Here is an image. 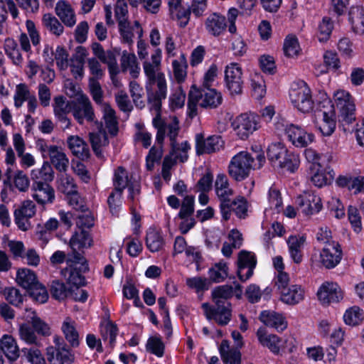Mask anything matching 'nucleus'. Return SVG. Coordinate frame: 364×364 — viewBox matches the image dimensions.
Instances as JSON below:
<instances>
[{
	"mask_svg": "<svg viewBox=\"0 0 364 364\" xmlns=\"http://www.w3.org/2000/svg\"><path fill=\"white\" fill-rule=\"evenodd\" d=\"M161 50L158 48L151 55V60L143 63L147 81L146 90L147 100L151 109L161 112V101L166 97L167 85L164 74L161 71Z\"/></svg>",
	"mask_w": 364,
	"mask_h": 364,
	"instance_id": "f257e3e1",
	"label": "nucleus"
},
{
	"mask_svg": "<svg viewBox=\"0 0 364 364\" xmlns=\"http://www.w3.org/2000/svg\"><path fill=\"white\" fill-rule=\"evenodd\" d=\"M153 126L157 129L156 140L162 145L166 136L170 141L171 151L169 154L180 162H185L188 158V152L191 149V144L188 141L179 143L177 139L179 136L180 127L177 117H173L170 122H164L161 117V113H156L152 121Z\"/></svg>",
	"mask_w": 364,
	"mask_h": 364,
	"instance_id": "f03ea898",
	"label": "nucleus"
},
{
	"mask_svg": "<svg viewBox=\"0 0 364 364\" xmlns=\"http://www.w3.org/2000/svg\"><path fill=\"white\" fill-rule=\"evenodd\" d=\"M254 157L245 151L235 154L230 160L228 166V173L235 181H241L250 175L252 168H260L265 162L263 154L256 156L257 164H253Z\"/></svg>",
	"mask_w": 364,
	"mask_h": 364,
	"instance_id": "7ed1b4c3",
	"label": "nucleus"
},
{
	"mask_svg": "<svg viewBox=\"0 0 364 364\" xmlns=\"http://www.w3.org/2000/svg\"><path fill=\"white\" fill-rule=\"evenodd\" d=\"M223 96L215 89L203 87L202 90L192 86L188 93V114L193 117L197 114V106L213 109L222 104Z\"/></svg>",
	"mask_w": 364,
	"mask_h": 364,
	"instance_id": "20e7f679",
	"label": "nucleus"
},
{
	"mask_svg": "<svg viewBox=\"0 0 364 364\" xmlns=\"http://www.w3.org/2000/svg\"><path fill=\"white\" fill-rule=\"evenodd\" d=\"M239 11L235 8H230L225 16L218 12L210 14L204 21V27L208 35L218 37L223 35L228 28L230 33H235L237 28L235 21L238 16Z\"/></svg>",
	"mask_w": 364,
	"mask_h": 364,
	"instance_id": "39448f33",
	"label": "nucleus"
},
{
	"mask_svg": "<svg viewBox=\"0 0 364 364\" xmlns=\"http://www.w3.org/2000/svg\"><path fill=\"white\" fill-rule=\"evenodd\" d=\"M335 105L339 111V120L346 124H351L355 119V107L350 93L341 90L333 95Z\"/></svg>",
	"mask_w": 364,
	"mask_h": 364,
	"instance_id": "423d86ee",
	"label": "nucleus"
},
{
	"mask_svg": "<svg viewBox=\"0 0 364 364\" xmlns=\"http://www.w3.org/2000/svg\"><path fill=\"white\" fill-rule=\"evenodd\" d=\"M259 117L253 112L240 114L234 119L232 127L241 139H246L259 129Z\"/></svg>",
	"mask_w": 364,
	"mask_h": 364,
	"instance_id": "0eeeda50",
	"label": "nucleus"
},
{
	"mask_svg": "<svg viewBox=\"0 0 364 364\" xmlns=\"http://www.w3.org/2000/svg\"><path fill=\"white\" fill-rule=\"evenodd\" d=\"M291 103L301 112L309 113L314 108V101L310 88L305 82L296 87L291 88L289 92Z\"/></svg>",
	"mask_w": 364,
	"mask_h": 364,
	"instance_id": "6e6552de",
	"label": "nucleus"
},
{
	"mask_svg": "<svg viewBox=\"0 0 364 364\" xmlns=\"http://www.w3.org/2000/svg\"><path fill=\"white\" fill-rule=\"evenodd\" d=\"M215 191L220 200V209L222 215L228 217L230 212V198L233 196L234 191L230 187L228 177L223 174H218L215 182Z\"/></svg>",
	"mask_w": 364,
	"mask_h": 364,
	"instance_id": "1a4fd4ad",
	"label": "nucleus"
},
{
	"mask_svg": "<svg viewBox=\"0 0 364 364\" xmlns=\"http://www.w3.org/2000/svg\"><path fill=\"white\" fill-rule=\"evenodd\" d=\"M206 318L209 321H215L219 326H226L232 318L231 304H214V306L208 303L201 305Z\"/></svg>",
	"mask_w": 364,
	"mask_h": 364,
	"instance_id": "9d476101",
	"label": "nucleus"
},
{
	"mask_svg": "<svg viewBox=\"0 0 364 364\" xmlns=\"http://www.w3.org/2000/svg\"><path fill=\"white\" fill-rule=\"evenodd\" d=\"M225 82L231 95L242 94L244 80L242 68L237 63H232L225 67Z\"/></svg>",
	"mask_w": 364,
	"mask_h": 364,
	"instance_id": "9b49d317",
	"label": "nucleus"
},
{
	"mask_svg": "<svg viewBox=\"0 0 364 364\" xmlns=\"http://www.w3.org/2000/svg\"><path fill=\"white\" fill-rule=\"evenodd\" d=\"M73 114L80 124H82L85 120L87 122L94 121V109L87 96L80 95L76 100L73 102Z\"/></svg>",
	"mask_w": 364,
	"mask_h": 364,
	"instance_id": "f8f14e48",
	"label": "nucleus"
},
{
	"mask_svg": "<svg viewBox=\"0 0 364 364\" xmlns=\"http://www.w3.org/2000/svg\"><path fill=\"white\" fill-rule=\"evenodd\" d=\"M56 348H47V359L50 364H70L73 361L74 357L66 348L63 340H55Z\"/></svg>",
	"mask_w": 364,
	"mask_h": 364,
	"instance_id": "ddd939ff",
	"label": "nucleus"
},
{
	"mask_svg": "<svg viewBox=\"0 0 364 364\" xmlns=\"http://www.w3.org/2000/svg\"><path fill=\"white\" fill-rule=\"evenodd\" d=\"M342 258V250L338 242H327L320 253V261L327 269H332L339 264Z\"/></svg>",
	"mask_w": 364,
	"mask_h": 364,
	"instance_id": "4468645a",
	"label": "nucleus"
},
{
	"mask_svg": "<svg viewBox=\"0 0 364 364\" xmlns=\"http://www.w3.org/2000/svg\"><path fill=\"white\" fill-rule=\"evenodd\" d=\"M242 294V286L237 284L233 287L231 285L223 284L215 287L211 291V297L214 304H231L229 299L234 295L240 299Z\"/></svg>",
	"mask_w": 364,
	"mask_h": 364,
	"instance_id": "2eb2a0df",
	"label": "nucleus"
},
{
	"mask_svg": "<svg viewBox=\"0 0 364 364\" xmlns=\"http://www.w3.org/2000/svg\"><path fill=\"white\" fill-rule=\"evenodd\" d=\"M317 296L323 304H329L342 300L343 293L338 284L326 282L319 288Z\"/></svg>",
	"mask_w": 364,
	"mask_h": 364,
	"instance_id": "dca6fc26",
	"label": "nucleus"
},
{
	"mask_svg": "<svg viewBox=\"0 0 364 364\" xmlns=\"http://www.w3.org/2000/svg\"><path fill=\"white\" fill-rule=\"evenodd\" d=\"M285 134L288 139L296 147H304L311 144L314 136L294 124L287 125L285 128Z\"/></svg>",
	"mask_w": 364,
	"mask_h": 364,
	"instance_id": "f3484780",
	"label": "nucleus"
},
{
	"mask_svg": "<svg viewBox=\"0 0 364 364\" xmlns=\"http://www.w3.org/2000/svg\"><path fill=\"white\" fill-rule=\"evenodd\" d=\"M296 203L305 215L317 213L322 208L321 198L312 191L305 192L297 197Z\"/></svg>",
	"mask_w": 364,
	"mask_h": 364,
	"instance_id": "a211bd4d",
	"label": "nucleus"
},
{
	"mask_svg": "<svg viewBox=\"0 0 364 364\" xmlns=\"http://www.w3.org/2000/svg\"><path fill=\"white\" fill-rule=\"evenodd\" d=\"M32 197L41 205L53 203L55 200V191L48 183L41 181L33 182Z\"/></svg>",
	"mask_w": 364,
	"mask_h": 364,
	"instance_id": "6ab92c4d",
	"label": "nucleus"
},
{
	"mask_svg": "<svg viewBox=\"0 0 364 364\" xmlns=\"http://www.w3.org/2000/svg\"><path fill=\"white\" fill-rule=\"evenodd\" d=\"M223 146V141L220 136L213 135L205 139L201 134L196 136V149L198 155L218 151Z\"/></svg>",
	"mask_w": 364,
	"mask_h": 364,
	"instance_id": "aec40b11",
	"label": "nucleus"
},
{
	"mask_svg": "<svg viewBox=\"0 0 364 364\" xmlns=\"http://www.w3.org/2000/svg\"><path fill=\"white\" fill-rule=\"evenodd\" d=\"M306 242L304 235H290L287 239V245L291 258L296 264L303 260V248Z\"/></svg>",
	"mask_w": 364,
	"mask_h": 364,
	"instance_id": "412c9836",
	"label": "nucleus"
},
{
	"mask_svg": "<svg viewBox=\"0 0 364 364\" xmlns=\"http://www.w3.org/2000/svg\"><path fill=\"white\" fill-rule=\"evenodd\" d=\"M257 336L262 346L268 348L274 354L279 353L282 341L277 335L268 333L264 328H259Z\"/></svg>",
	"mask_w": 364,
	"mask_h": 364,
	"instance_id": "4be33fe9",
	"label": "nucleus"
},
{
	"mask_svg": "<svg viewBox=\"0 0 364 364\" xmlns=\"http://www.w3.org/2000/svg\"><path fill=\"white\" fill-rule=\"evenodd\" d=\"M49 158L50 163L57 171L63 173L67 171L69 165V159L60 147L51 145Z\"/></svg>",
	"mask_w": 364,
	"mask_h": 364,
	"instance_id": "5701e85b",
	"label": "nucleus"
},
{
	"mask_svg": "<svg viewBox=\"0 0 364 364\" xmlns=\"http://www.w3.org/2000/svg\"><path fill=\"white\" fill-rule=\"evenodd\" d=\"M118 26L120 36L124 43L132 44L134 33L138 35L139 38L142 36V28L137 21H134V25H131L129 21L121 22L120 24H118Z\"/></svg>",
	"mask_w": 364,
	"mask_h": 364,
	"instance_id": "b1692460",
	"label": "nucleus"
},
{
	"mask_svg": "<svg viewBox=\"0 0 364 364\" xmlns=\"http://www.w3.org/2000/svg\"><path fill=\"white\" fill-rule=\"evenodd\" d=\"M61 330L71 347L76 348L79 346V333L74 320L70 317H66L62 323Z\"/></svg>",
	"mask_w": 364,
	"mask_h": 364,
	"instance_id": "393cba45",
	"label": "nucleus"
},
{
	"mask_svg": "<svg viewBox=\"0 0 364 364\" xmlns=\"http://www.w3.org/2000/svg\"><path fill=\"white\" fill-rule=\"evenodd\" d=\"M348 20L353 31L360 35L364 34V8L352 6L348 12Z\"/></svg>",
	"mask_w": 364,
	"mask_h": 364,
	"instance_id": "a878e982",
	"label": "nucleus"
},
{
	"mask_svg": "<svg viewBox=\"0 0 364 364\" xmlns=\"http://www.w3.org/2000/svg\"><path fill=\"white\" fill-rule=\"evenodd\" d=\"M0 350L11 362L19 357V349L16 340L9 335H4L0 340Z\"/></svg>",
	"mask_w": 364,
	"mask_h": 364,
	"instance_id": "bb28decb",
	"label": "nucleus"
},
{
	"mask_svg": "<svg viewBox=\"0 0 364 364\" xmlns=\"http://www.w3.org/2000/svg\"><path fill=\"white\" fill-rule=\"evenodd\" d=\"M259 319L266 326L274 328L277 331H283L287 326L284 318L274 311H262L259 315Z\"/></svg>",
	"mask_w": 364,
	"mask_h": 364,
	"instance_id": "cd10ccee",
	"label": "nucleus"
},
{
	"mask_svg": "<svg viewBox=\"0 0 364 364\" xmlns=\"http://www.w3.org/2000/svg\"><path fill=\"white\" fill-rule=\"evenodd\" d=\"M68 145L72 153L79 159H85L90 156L87 144L78 136H70L68 138Z\"/></svg>",
	"mask_w": 364,
	"mask_h": 364,
	"instance_id": "c85d7f7f",
	"label": "nucleus"
},
{
	"mask_svg": "<svg viewBox=\"0 0 364 364\" xmlns=\"http://www.w3.org/2000/svg\"><path fill=\"white\" fill-rule=\"evenodd\" d=\"M55 13L63 23L72 27L76 23L75 16L71 6L65 1H60L56 4Z\"/></svg>",
	"mask_w": 364,
	"mask_h": 364,
	"instance_id": "c756f323",
	"label": "nucleus"
},
{
	"mask_svg": "<svg viewBox=\"0 0 364 364\" xmlns=\"http://www.w3.org/2000/svg\"><path fill=\"white\" fill-rule=\"evenodd\" d=\"M304 291L301 286L294 284L284 289L281 293V300L287 304L294 305L304 299Z\"/></svg>",
	"mask_w": 364,
	"mask_h": 364,
	"instance_id": "7c9ffc66",
	"label": "nucleus"
},
{
	"mask_svg": "<svg viewBox=\"0 0 364 364\" xmlns=\"http://www.w3.org/2000/svg\"><path fill=\"white\" fill-rule=\"evenodd\" d=\"M92 245V238L89 232L81 230L71 237L70 247L73 251L79 250L82 248L90 247Z\"/></svg>",
	"mask_w": 364,
	"mask_h": 364,
	"instance_id": "2f4dec72",
	"label": "nucleus"
},
{
	"mask_svg": "<svg viewBox=\"0 0 364 364\" xmlns=\"http://www.w3.org/2000/svg\"><path fill=\"white\" fill-rule=\"evenodd\" d=\"M103 119L109 133L115 136L118 133V122L115 111L109 104L102 105Z\"/></svg>",
	"mask_w": 364,
	"mask_h": 364,
	"instance_id": "473e14b6",
	"label": "nucleus"
},
{
	"mask_svg": "<svg viewBox=\"0 0 364 364\" xmlns=\"http://www.w3.org/2000/svg\"><path fill=\"white\" fill-rule=\"evenodd\" d=\"M31 176L33 182L41 181L43 183H49L54 178V171L50 164L46 161L41 168H34L31 171Z\"/></svg>",
	"mask_w": 364,
	"mask_h": 364,
	"instance_id": "72a5a7b5",
	"label": "nucleus"
},
{
	"mask_svg": "<svg viewBox=\"0 0 364 364\" xmlns=\"http://www.w3.org/2000/svg\"><path fill=\"white\" fill-rule=\"evenodd\" d=\"M4 49L8 58L11 60L14 65L17 66L22 65L23 58L16 41L10 38H6L4 42Z\"/></svg>",
	"mask_w": 364,
	"mask_h": 364,
	"instance_id": "f704fd0d",
	"label": "nucleus"
},
{
	"mask_svg": "<svg viewBox=\"0 0 364 364\" xmlns=\"http://www.w3.org/2000/svg\"><path fill=\"white\" fill-rule=\"evenodd\" d=\"M146 245L151 252L160 251L164 245L161 233L154 228H149L146 232Z\"/></svg>",
	"mask_w": 364,
	"mask_h": 364,
	"instance_id": "c9c22d12",
	"label": "nucleus"
},
{
	"mask_svg": "<svg viewBox=\"0 0 364 364\" xmlns=\"http://www.w3.org/2000/svg\"><path fill=\"white\" fill-rule=\"evenodd\" d=\"M16 281L20 286L27 290L38 283L35 273L26 268L18 270Z\"/></svg>",
	"mask_w": 364,
	"mask_h": 364,
	"instance_id": "e433bc0d",
	"label": "nucleus"
},
{
	"mask_svg": "<svg viewBox=\"0 0 364 364\" xmlns=\"http://www.w3.org/2000/svg\"><path fill=\"white\" fill-rule=\"evenodd\" d=\"M131 183L127 171L122 166L117 167L114 170L113 177L114 190L123 193V191Z\"/></svg>",
	"mask_w": 364,
	"mask_h": 364,
	"instance_id": "4c0bfd02",
	"label": "nucleus"
},
{
	"mask_svg": "<svg viewBox=\"0 0 364 364\" xmlns=\"http://www.w3.org/2000/svg\"><path fill=\"white\" fill-rule=\"evenodd\" d=\"M315 171L311 176V182L317 187L321 188L327 184L331 183L333 179V174L331 171H326L320 167L314 168Z\"/></svg>",
	"mask_w": 364,
	"mask_h": 364,
	"instance_id": "58836bf2",
	"label": "nucleus"
},
{
	"mask_svg": "<svg viewBox=\"0 0 364 364\" xmlns=\"http://www.w3.org/2000/svg\"><path fill=\"white\" fill-rule=\"evenodd\" d=\"M230 212L228 217L225 218L222 215L223 218L225 220L230 219L231 213L233 211L240 218H244L247 215V200L242 196H238L233 200H230Z\"/></svg>",
	"mask_w": 364,
	"mask_h": 364,
	"instance_id": "ea45409f",
	"label": "nucleus"
},
{
	"mask_svg": "<svg viewBox=\"0 0 364 364\" xmlns=\"http://www.w3.org/2000/svg\"><path fill=\"white\" fill-rule=\"evenodd\" d=\"M210 279L215 283L223 282L228 276V267L225 262L215 264L208 272Z\"/></svg>",
	"mask_w": 364,
	"mask_h": 364,
	"instance_id": "a19ab883",
	"label": "nucleus"
},
{
	"mask_svg": "<svg viewBox=\"0 0 364 364\" xmlns=\"http://www.w3.org/2000/svg\"><path fill=\"white\" fill-rule=\"evenodd\" d=\"M287 151V149L281 143L272 144L267 149V158L272 166L276 167Z\"/></svg>",
	"mask_w": 364,
	"mask_h": 364,
	"instance_id": "79ce46f5",
	"label": "nucleus"
},
{
	"mask_svg": "<svg viewBox=\"0 0 364 364\" xmlns=\"http://www.w3.org/2000/svg\"><path fill=\"white\" fill-rule=\"evenodd\" d=\"M225 346L228 348L226 342L223 341L220 348V353L222 360L228 364H240L241 354L237 349L225 350Z\"/></svg>",
	"mask_w": 364,
	"mask_h": 364,
	"instance_id": "37998d69",
	"label": "nucleus"
},
{
	"mask_svg": "<svg viewBox=\"0 0 364 364\" xmlns=\"http://www.w3.org/2000/svg\"><path fill=\"white\" fill-rule=\"evenodd\" d=\"M86 271H82L81 267L70 266L69 268L65 269V275L67 276V280L69 284L73 285L74 287H78L84 285L85 277L82 276V272Z\"/></svg>",
	"mask_w": 364,
	"mask_h": 364,
	"instance_id": "c03bdc74",
	"label": "nucleus"
},
{
	"mask_svg": "<svg viewBox=\"0 0 364 364\" xmlns=\"http://www.w3.org/2000/svg\"><path fill=\"white\" fill-rule=\"evenodd\" d=\"M72 287L68 288L63 282L58 280L53 281L50 291L52 296L59 301L70 296Z\"/></svg>",
	"mask_w": 364,
	"mask_h": 364,
	"instance_id": "a18cd8bd",
	"label": "nucleus"
},
{
	"mask_svg": "<svg viewBox=\"0 0 364 364\" xmlns=\"http://www.w3.org/2000/svg\"><path fill=\"white\" fill-rule=\"evenodd\" d=\"M90 141L94 152L98 156L102 155L101 148L108 144L106 134L102 132L90 133Z\"/></svg>",
	"mask_w": 364,
	"mask_h": 364,
	"instance_id": "49530a36",
	"label": "nucleus"
},
{
	"mask_svg": "<svg viewBox=\"0 0 364 364\" xmlns=\"http://www.w3.org/2000/svg\"><path fill=\"white\" fill-rule=\"evenodd\" d=\"M173 72L176 80L178 82L184 81L186 77L187 64L184 55H181L178 60L172 62Z\"/></svg>",
	"mask_w": 364,
	"mask_h": 364,
	"instance_id": "de8ad7c7",
	"label": "nucleus"
},
{
	"mask_svg": "<svg viewBox=\"0 0 364 364\" xmlns=\"http://www.w3.org/2000/svg\"><path fill=\"white\" fill-rule=\"evenodd\" d=\"M252 95L257 100L262 98L266 93L264 80L260 74L255 73L251 78Z\"/></svg>",
	"mask_w": 364,
	"mask_h": 364,
	"instance_id": "09e8293b",
	"label": "nucleus"
},
{
	"mask_svg": "<svg viewBox=\"0 0 364 364\" xmlns=\"http://www.w3.org/2000/svg\"><path fill=\"white\" fill-rule=\"evenodd\" d=\"M299 165V159L298 155L289 153L288 151L284 156V158L279 161L278 165L276 166L279 168H285L290 172H294Z\"/></svg>",
	"mask_w": 364,
	"mask_h": 364,
	"instance_id": "8fccbe9b",
	"label": "nucleus"
},
{
	"mask_svg": "<svg viewBox=\"0 0 364 364\" xmlns=\"http://www.w3.org/2000/svg\"><path fill=\"white\" fill-rule=\"evenodd\" d=\"M43 23L53 34L60 36L63 33L64 28L60 21L50 14H46L43 16Z\"/></svg>",
	"mask_w": 364,
	"mask_h": 364,
	"instance_id": "3c124183",
	"label": "nucleus"
},
{
	"mask_svg": "<svg viewBox=\"0 0 364 364\" xmlns=\"http://www.w3.org/2000/svg\"><path fill=\"white\" fill-rule=\"evenodd\" d=\"M129 92L133 102L136 107L142 109L145 107V101L143 99L144 90L136 81L129 82Z\"/></svg>",
	"mask_w": 364,
	"mask_h": 364,
	"instance_id": "603ef678",
	"label": "nucleus"
},
{
	"mask_svg": "<svg viewBox=\"0 0 364 364\" xmlns=\"http://www.w3.org/2000/svg\"><path fill=\"white\" fill-rule=\"evenodd\" d=\"M333 29V23L329 17H323L318 25V38L320 42H326Z\"/></svg>",
	"mask_w": 364,
	"mask_h": 364,
	"instance_id": "864d4df0",
	"label": "nucleus"
},
{
	"mask_svg": "<svg viewBox=\"0 0 364 364\" xmlns=\"http://www.w3.org/2000/svg\"><path fill=\"white\" fill-rule=\"evenodd\" d=\"M363 318L362 311L358 306L350 308L346 311L343 316L345 323L350 326L359 324Z\"/></svg>",
	"mask_w": 364,
	"mask_h": 364,
	"instance_id": "5fc2aeb1",
	"label": "nucleus"
},
{
	"mask_svg": "<svg viewBox=\"0 0 364 364\" xmlns=\"http://www.w3.org/2000/svg\"><path fill=\"white\" fill-rule=\"evenodd\" d=\"M146 350L157 357H162L164 353V344L160 337H150L146 345Z\"/></svg>",
	"mask_w": 364,
	"mask_h": 364,
	"instance_id": "6e6d98bb",
	"label": "nucleus"
},
{
	"mask_svg": "<svg viewBox=\"0 0 364 364\" xmlns=\"http://www.w3.org/2000/svg\"><path fill=\"white\" fill-rule=\"evenodd\" d=\"M53 109L55 116L68 114L73 112V102L66 101L63 96H57L54 98Z\"/></svg>",
	"mask_w": 364,
	"mask_h": 364,
	"instance_id": "4d7b16f0",
	"label": "nucleus"
},
{
	"mask_svg": "<svg viewBox=\"0 0 364 364\" xmlns=\"http://www.w3.org/2000/svg\"><path fill=\"white\" fill-rule=\"evenodd\" d=\"M58 188L64 194L68 195L77 191V185L73 177L64 173L60 177Z\"/></svg>",
	"mask_w": 364,
	"mask_h": 364,
	"instance_id": "13d9d810",
	"label": "nucleus"
},
{
	"mask_svg": "<svg viewBox=\"0 0 364 364\" xmlns=\"http://www.w3.org/2000/svg\"><path fill=\"white\" fill-rule=\"evenodd\" d=\"M12 183L16 188L21 192H26L28 191L30 186V181L27 175L21 170H17L14 173V178Z\"/></svg>",
	"mask_w": 364,
	"mask_h": 364,
	"instance_id": "bf43d9fd",
	"label": "nucleus"
},
{
	"mask_svg": "<svg viewBox=\"0 0 364 364\" xmlns=\"http://www.w3.org/2000/svg\"><path fill=\"white\" fill-rule=\"evenodd\" d=\"M336 129V121L326 112H323L322 122L318 125V129L323 136L331 135Z\"/></svg>",
	"mask_w": 364,
	"mask_h": 364,
	"instance_id": "052dcab7",
	"label": "nucleus"
},
{
	"mask_svg": "<svg viewBox=\"0 0 364 364\" xmlns=\"http://www.w3.org/2000/svg\"><path fill=\"white\" fill-rule=\"evenodd\" d=\"M30 296L39 303H45L48 299V294L44 286L39 282L28 289Z\"/></svg>",
	"mask_w": 364,
	"mask_h": 364,
	"instance_id": "680f3d73",
	"label": "nucleus"
},
{
	"mask_svg": "<svg viewBox=\"0 0 364 364\" xmlns=\"http://www.w3.org/2000/svg\"><path fill=\"white\" fill-rule=\"evenodd\" d=\"M298 39L294 36H288L284 43V52L288 57L296 56L299 51Z\"/></svg>",
	"mask_w": 364,
	"mask_h": 364,
	"instance_id": "e2e57ef3",
	"label": "nucleus"
},
{
	"mask_svg": "<svg viewBox=\"0 0 364 364\" xmlns=\"http://www.w3.org/2000/svg\"><path fill=\"white\" fill-rule=\"evenodd\" d=\"M89 89L93 100L98 105L102 106L103 103V91L98 80L94 77H91L89 80Z\"/></svg>",
	"mask_w": 364,
	"mask_h": 364,
	"instance_id": "0e129e2a",
	"label": "nucleus"
},
{
	"mask_svg": "<svg viewBox=\"0 0 364 364\" xmlns=\"http://www.w3.org/2000/svg\"><path fill=\"white\" fill-rule=\"evenodd\" d=\"M31 97L28 87L25 84H19L16 86L14 95V105L18 108L22 106L24 101Z\"/></svg>",
	"mask_w": 364,
	"mask_h": 364,
	"instance_id": "69168bd1",
	"label": "nucleus"
},
{
	"mask_svg": "<svg viewBox=\"0 0 364 364\" xmlns=\"http://www.w3.org/2000/svg\"><path fill=\"white\" fill-rule=\"evenodd\" d=\"M19 336L21 340L28 344H38L37 336L34 331L28 324H21L19 327Z\"/></svg>",
	"mask_w": 364,
	"mask_h": 364,
	"instance_id": "338daca9",
	"label": "nucleus"
},
{
	"mask_svg": "<svg viewBox=\"0 0 364 364\" xmlns=\"http://www.w3.org/2000/svg\"><path fill=\"white\" fill-rule=\"evenodd\" d=\"M22 352L31 364H46V361L41 353L36 348H24Z\"/></svg>",
	"mask_w": 364,
	"mask_h": 364,
	"instance_id": "774afa93",
	"label": "nucleus"
}]
</instances>
